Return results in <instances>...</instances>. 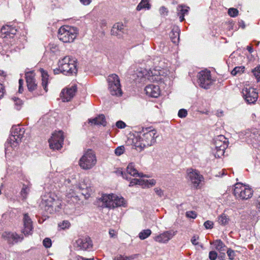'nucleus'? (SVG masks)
<instances>
[{"label":"nucleus","mask_w":260,"mask_h":260,"mask_svg":"<svg viewBox=\"0 0 260 260\" xmlns=\"http://www.w3.org/2000/svg\"><path fill=\"white\" fill-rule=\"evenodd\" d=\"M150 7V5L147 0H142L141 3L137 6V10L140 11L144 8L149 9Z\"/></svg>","instance_id":"473e14b6"},{"label":"nucleus","mask_w":260,"mask_h":260,"mask_svg":"<svg viewBox=\"0 0 260 260\" xmlns=\"http://www.w3.org/2000/svg\"><path fill=\"white\" fill-rule=\"evenodd\" d=\"M187 115V111L186 109H181L179 110L178 113V116L180 118H185Z\"/></svg>","instance_id":"a18cd8bd"},{"label":"nucleus","mask_w":260,"mask_h":260,"mask_svg":"<svg viewBox=\"0 0 260 260\" xmlns=\"http://www.w3.org/2000/svg\"><path fill=\"white\" fill-rule=\"evenodd\" d=\"M4 237H7L9 240L12 239L13 242L17 243L21 241L23 239V236H19L16 233H5L3 235Z\"/></svg>","instance_id":"a878e982"},{"label":"nucleus","mask_w":260,"mask_h":260,"mask_svg":"<svg viewBox=\"0 0 260 260\" xmlns=\"http://www.w3.org/2000/svg\"><path fill=\"white\" fill-rule=\"evenodd\" d=\"M151 234V231L149 229L144 230L139 234V237L141 240H144L148 238Z\"/></svg>","instance_id":"2f4dec72"},{"label":"nucleus","mask_w":260,"mask_h":260,"mask_svg":"<svg viewBox=\"0 0 260 260\" xmlns=\"http://www.w3.org/2000/svg\"><path fill=\"white\" fill-rule=\"evenodd\" d=\"M59 68L53 70L54 74L62 73L66 75H76L77 73V59L67 56L58 62Z\"/></svg>","instance_id":"f257e3e1"},{"label":"nucleus","mask_w":260,"mask_h":260,"mask_svg":"<svg viewBox=\"0 0 260 260\" xmlns=\"http://www.w3.org/2000/svg\"><path fill=\"white\" fill-rule=\"evenodd\" d=\"M228 256L229 257V259L233 260L235 259V257L236 255V252L234 250L231 249V248H229L226 251Z\"/></svg>","instance_id":"a19ab883"},{"label":"nucleus","mask_w":260,"mask_h":260,"mask_svg":"<svg viewBox=\"0 0 260 260\" xmlns=\"http://www.w3.org/2000/svg\"><path fill=\"white\" fill-rule=\"evenodd\" d=\"M23 80L22 79H20L19 80L18 92L20 93H21L22 92V91H23Z\"/></svg>","instance_id":"8fccbe9b"},{"label":"nucleus","mask_w":260,"mask_h":260,"mask_svg":"<svg viewBox=\"0 0 260 260\" xmlns=\"http://www.w3.org/2000/svg\"><path fill=\"white\" fill-rule=\"evenodd\" d=\"M117 173L120 174L124 179L126 180H130L131 177H128V175H130L133 176H138L140 177H143L144 176L143 173H139L138 171L135 169V165L133 163H130L126 168V173L122 171H118Z\"/></svg>","instance_id":"ddd939ff"},{"label":"nucleus","mask_w":260,"mask_h":260,"mask_svg":"<svg viewBox=\"0 0 260 260\" xmlns=\"http://www.w3.org/2000/svg\"><path fill=\"white\" fill-rule=\"evenodd\" d=\"M149 71L151 72L150 73L149 72L148 73L149 75H150L151 76H156L157 75L156 73H153L152 72L151 70H150Z\"/></svg>","instance_id":"774afa93"},{"label":"nucleus","mask_w":260,"mask_h":260,"mask_svg":"<svg viewBox=\"0 0 260 260\" xmlns=\"http://www.w3.org/2000/svg\"><path fill=\"white\" fill-rule=\"evenodd\" d=\"M146 181H147V182L149 183V184L151 186H153V185H155V183H156V181L154 179H151V180H146Z\"/></svg>","instance_id":"680f3d73"},{"label":"nucleus","mask_w":260,"mask_h":260,"mask_svg":"<svg viewBox=\"0 0 260 260\" xmlns=\"http://www.w3.org/2000/svg\"><path fill=\"white\" fill-rule=\"evenodd\" d=\"M215 248L220 252H224L226 250V246L224 243L220 240H216L213 242Z\"/></svg>","instance_id":"cd10ccee"},{"label":"nucleus","mask_w":260,"mask_h":260,"mask_svg":"<svg viewBox=\"0 0 260 260\" xmlns=\"http://www.w3.org/2000/svg\"><path fill=\"white\" fill-rule=\"evenodd\" d=\"M77 89V87L75 84L68 88L66 91L63 89L61 92V94H62V96H61L62 101L65 102L71 101L75 95Z\"/></svg>","instance_id":"2eb2a0df"},{"label":"nucleus","mask_w":260,"mask_h":260,"mask_svg":"<svg viewBox=\"0 0 260 260\" xmlns=\"http://www.w3.org/2000/svg\"><path fill=\"white\" fill-rule=\"evenodd\" d=\"M228 14L231 17H235L238 16L239 14V11L236 8H231L229 9Z\"/></svg>","instance_id":"4c0bfd02"},{"label":"nucleus","mask_w":260,"mask_h":260,"mask_svg":"<svg viewBox=\"0 0 260 260\" xmlns=\"http://www.w3.org/2000/svg\"><path fill=\"white\" fill-rule=\"evenodd\" d=\"M25 78L28 90L31 92L36 90L37 87V84L32 73L27 72L25 74Z\"/></svg>","instance_id":"a211bd4d"},{"label":"nucleus","mask_w":260,"mask_h":260,"mask_svg":"<svg viewBox=\"0 0 260 260\" xmlns=\"http://www.w3.org/2000/svg\"><path fill=\"white\" fill-rule=\"evenodd\" d=\"M175 235V232L172 231H168L156 236L154 240L159 243H166L169 241Z\"/></svg>","instance_id":"6ab92c4d"},{"label":"nucleus","mask_w":260,"mask_h":260,"mask_svg":"<svg viewBox=\"0 0 260 260\" xmlns=\"http://www.w3.org/2000/svg\"><path fill=\"white\" fill-rule=\"evenodd\" d=\"M159 11L160 14L164 15H167L168 12L167 8L164 6L161 7Z\"/></svg>","instance_id":"6e6d98bb"},{"label":"nucleus","mask_w":260,"mask_h":260,"mask_svg":"<svg viewBox=\"0 0 260 260\" xmlns=\"http://www.w3.org/2000/svg\"><path fill=\"white\" fill-rule=\"evenodd\" d=\"M114 231L113 230H110L109 231V235L111 238L114 237Z\"/></svg>","instance_id":"e2e57ef3"},{"label":"nucleus","mask_w":260,"mask_h":260,"mask_svg":"<svg viewBox=\"0 0 260 260\" xmlns=\"http://www.w3.org/2000/svg\"><path fill=\"white\" fill-rule=\"evenodd\" d=\"M189 9L188 7H185L182 6H178L177 7V14L179 17L180 21L181 22L184 20V15L188 12Z\"/></svg>","instance_id":"bb28decb"},{"label":"nucleus","mask_w":260,"mask_h":260,"mask_svg":"<svg viewBox=\"0 0 260 260\" xmlns=\"http://www.w3.org/2000/svg\"><path fill=\"white\" fill-rule=\"evenodd\" d=\"M125 148L123 146H118L115 149V154L117 156H120L124 152Z\"/></svg>","instance_id":"ea45409f"},{"label":"nucleus","mask_w":260,"mask_h":260,"mask_svg":"<svg viewBox=\"0 0 260 260\" xmlns=\"http://www.w3.org/2000/svg\"><path fill=\"white\" fill-rule=\"evenodd\" d=\"M186 216L188 218H195V212L194 211H187L186 212Z\"/></svg>","instance_id":"603ef678"},{"label":"nucleus","mask_w":260,"mask_h":260,"mask_svg":"<svg viewBox=\"0 0 260 260\" xmlns=\"http://www.w3.org/2000/svg\"><path fill=\"white\" fill-rule=\"evenodd\" d=\"M5 87L3 84L0 83V99H1L5 93Z\"/></svg>","instance_id":"3c124183"},{"label":"nucleus","mask_w":260,"mask_h":260,"mask_svg":"<svg viewBox=\"0 0 260 260\" xmlns=\"http://www.w3.org/2000/svg\"><path fill=\"white\" fill-rule=\"evenodd\" d=\"M63 140V132L61 131L54 132L51 138L49 140L50 148L53 150L60 149L62 147Z\"/></svg>","instance_id":"9b49d317"},{"label":"nucleus","mask_w":260,"mask_h":260,"mask_svg":"<svg viewBox=\"0 0 260 260\" xmlns=\"http://www.w3.org/2000/svg\"><path fill=\"white\" fill-rule=\"evenodd\" d=\"M205 185L204 176L196 170V189H202Z\"/></svg>","instance_id":"b1692460"},{"label":"nucleus","mask_w":260,"mask_h":260,"mask_svg":"<svg viewBox=\"0 0 260 260\" xmlns=\"http://www.w3.org/2000/svg\"><path fill=\"white\" fill-rule=\"evenodd\" d=\"M229 221L230 218L229 216L224 213L221 214L218 217V223L222 226H225L227 225Z\"/></svg>","instance_id":"c756f323"},{"label":"nucleus","mask_w":260,"mask_h":260,"mask_svg":"<svg viewBox=\"0 0 260 260\" xmlns=\"http://www.w3.org/2000/svg\"><path fill=\"white\" fill-rule=\"evenodd\" d=\"M129 259L128 257H123L121 255H118L116 257L114 258V260H128Z\"/></svg>","instance_id":"4d7b16f0"},{"label":"nucleus","mask_w":260,"mask_h":260,"mask_svg":"<svg viewBox=\"0 0 260 260\" xmlns=\"http://www.w3.org/2000/svg\"><path fill=\"white\" fill-rule=\"evenodd\" d=\"M53 203L50 201V202L46 205V207H47V208H46L45 210H49V212H51L53 211Z\"/></svg>","instance_id":"864d4df0"},{"label":"nucleus","mask_w":260,"mask_h":260,"mask_svg":"<svg viewBox=\"0 0 260 260\" xmlns=\"http://www.w3.org/2000/svg\"><path fill=\"white\" fill-rule=\"evenodd\" d=\"M48 47L52 52L55 53L58 50V46L54 44H49Z\"/></svg>","instance_id":"de8ad7c7"},{"label":"nucleus","mask_w":260,"mask_h":260,"mask_svg":"<svg viewBox=\"0 0 260 260\" xmlns=\"http://www.w3.org/2000/svg\"><path fill=\"white\" fill-rule=\"evenodd\" d=\"M96 162V156L91 150H88L80 159L79 164L84 170L92 168Z\"/></svg>","instance_id":"0eeeda50"},{"label":"nucleus","mask_w":260,"mask_h":260,"mask_svg":"<svg viewBox=\"0 0 260 260\" xmlns=\"http://www.w3.org/2000/svg\"><path fill=\"white\" fill-rule=\"evenodd\" d=\"M204 225L206 229H212L213 228L214 223L212 221L207 220L204 222Z\"/></svg>","instance_id":"c03bdc74"},{"label":"nucleus","mask_w":260,"mask_h":260,"mask_svg":"<svg viewBox=\"0 0 260 260\" xmlns=\"http://www.w3.org/2000/svg\"><path fill=\"white\" fill-rule=\"evenodd\" d=\"M150 129V127L143 128L142 131L140 132L139 142H137L136 146L139 147L140 150L145 147L152 145L156 142V131Z\"/></svg>","instance_id":"f03ea898"},{"label":"nucleus","mask_w":260,"mask_h":260,"mask_svg":"<svg viewBox=\"0 0 260 260\" xmlns=\"http://www.w3.org/2000/svg\"><path fill=\"white\" fill-rule=\"evenodd\" d=\"M43 244L46 248H50L52 245L51 240L49 238H45L43 241Z\"/></svg>","instance_id":"79ce46f5"},{"label":"nucleus","mask_w":260,"mask_h":260,"mask_svg":"<svg viewBox=\"0 0 260 260\" xmlns=\"http://www.w3.org/2000/svg\"><path fill=\"white\" fill-rule=\"evenodd\" d=\"M146 94L152 98H157L160 93L159 87L154 84H149L145 88Z\"/></svg>","instance_id":"dca6fc26"},{"label":"nucleus","mask_w":260,"mask_h":260,"mask_svg":"<svg viewBox=\"0 0 260 260\" xmlns=\"http://www.w3.org/2000/svg\"><path fill=\"white\" fill-rule=\"evenodd\" d=\"M198 77L199 85L206 89H209L215 81V79L212 78L211 72L207 69L200 71Z\"/></svg>","instance_id":"1a4fd4ad"},{"label":"nucleus","mask_w":260,"mask_h":260,"mask_svg":"<svg viewBox=\"0 0 260 260\" xmlns=\"http://www.w3.org/2000/svg\"><path fill=\"white\" fill-rule=\"evenodd\" d=\"M83 186H82V185L80 184L77 187L76 189L81 191V193L84 196L85 198H87L89 196V194L87 193L88 189L84 187L85 186L84 184H83Z\"/></svg>","instance_id":"f704fd0d"},{"label":"nucleus","mask_w":260,"mask_h":260,"mask_svg":"<svg viewBox=\"0 0 260 260\" xmlns=\"http://www.w3.org/2000/svg\"><path fill=\"white\" fill-rule=\"evenodd\" d=\"M116 126L119 128H123L126 126V124L121 120H119L116 123Z\"/></svg>","instance_id":"09e8293b"},{"label":"nucleus","mask_w":260,"mask_h":260,"mask_svg":"<svg viewBox=\"0 0 260 260\" xmlns=\"http://www.w3.org/2000/svg\"><path fill=\"white\" fill-rule=\"evenodd\" d=\"M24 129L19 126L13 127L11 131V135L6 143L5 146H10L12 148L16 147L21 142V139L24 134Z\"/></svg>","instance_id":"39448f33"},{"label":"nucleus","mask_w":260,"mask_h":260,"mask_svg":"<svg viewBox=\"0 0 260 260\" xmlns=\"http://www.w3.org/2000/svg\"><path fill=\"white\" fill-rule=\"evenodd\" d=\"M144 182V180L142 179H133L131 180L129 186H133L137 184L142 185Z\"/></svg>","instance_id":"e433bc0d"},{"label":"nucleus","mask_w":260,"mask_h":260,"mask_svg":"<svg viewBox=\"0 0 260 260\" xmlns=\"http://www.w3.org/2000/svg\"><path fill=\"white\" fill-rule=\"evenodd\" d=\"M76 259L77 260H85V257H83V256L78 255L76 256Z\"/></svg>","instance_id":"69168bd1"},{"label":"nucleus","mask_w":260,"mask_h":260,"mask_svg":"<svg viewBox=\"0 0 260 260\" xmlns=\"http://www.w3.org/2000/svg\"><path fill=\"white\" fill-rule=\"evenodd\" d=\"M107 81L110 93L112 95L121 96L122 92L118 76L115 74H111L108 77Z\"/></svg>","instance_id":"6e6552de"},{"label":"nucleus","mask_w":260,"mask_h":260,"mask_svg":"<svg viewBox=\"0 0 260 260\" xmlns=\"http://www.w3.org/2000/svg\"><path fill=\"white\" fill-rule=\"evenodd\" d=\"M88 121L89 123L94 124V125H102L103 126L106 125L105 117L103 114L100 115L98 117H95L94 118L89 119Z\"/></svg>","instance_id":"5701e85b"},{"label":"nucleus","mask_w":260,"mask_h":260,"mask_svg":"<svg viewBox=\"0 0 260 260\" xmlns=\"http://www.w3.org/2000/svg\"><path fill=\"white\" fill-rule=\"evenodd\" d=\"M1 32L2 34L6 35L5 37L9 36L11 38L13 37V36H11V35H14L16 34L17 29L15 27L6 25L2 27Z\"/></svg>","instance_id":"4be33fe9"},{"label":"nucleus","mask_w":260,"mask_h":260,"mask_svg":"<svg viewBox=\"0 0 260 260\" xmlns=\"http://www.w3.org/2000/svg\"><path fill=\"white\" fill-rule=\"evenodd\" d=\"M180 30L178 26H173L170 33V37L172 42L175 44H178L180 40Z\"/></svg>","instance_id":"412c9836"},{"label":"nucleus","mask_w":260,"mask_h":260,"mask_svg":"<svg viewBox=\"0 0 260 260\" xmlns=\"http://www.w3.org/2000/svg\"><path fill=\"white\" fill-rule=\"evenodd\" d=\"M255 205L256 208H258L260 211V196H259L256 199Z\"/></svg>","instance_id":"bf43d9fd"},{"label":"nucleus","mask_w":260,"mask_h":260,"mask_svg":"<svg viewBox=\"0 0 260 260\" xmlns=\"http://www.w3.org/2000/svg\"><path fill=\"white\" fill-rule=\"evenodd\" d=\"M252 72L257 82H259L260 81V64L252 70Z\"/></svg>","instance_id":"c9c22d12"},{"label":"nucleus","mask_w":260,"mask_h":260,"mask_svg":"<svg viewBox=\"0 0 260 260\" xmlns=\"http://www.w3.org/2000/svg\"><path fill=\"white\" fill-rule=\"evenodd\" d=\"M214 141L215 156L220 157L224 155L225 150L228 146V141L223 135L217 136Z\"/></svg>","instance_id":"9d476101"},{"label":"nucleus","mask_w":260,"mask_h":260,"mask_svg":"<svg viewBox=\"0 0 260 260\" xmlns=\"http://www.w3.org/2000/svg\"><path fill=\"white\" fill-rule=\"evenodd\" d=\"M103 203V207L114 208L120 206H125V201L122 197H118L114 194H103L100 199Z\"/></svg>","instance_id":"7ed1b4c3"},{"label":"nucleus","mask_w":260,"mask_h":260,"mask_svg":"<svg viewBox=\"0 0 260 260\" xmlns=\"http://www.w3.org/2000/svg\"><path fill=\"white\" fill-rule=\"evenodd\" d=\"M191 242L193 245H195V237L194 236L192 237V238L191 239Z\"/></svg>","instance_id":"338daca9"},{"label":"nucleus","mask_w":260,"mask_h":260,"mask_svg":"<svg viewBox=\"0 0 260 260\" xmlns=\"http://www.w3.org/2000/svg\"><path fill=\"white\" fill-rule=\"evenodd\" d=\"M247 50L249 51V53H252L253 52V48L252 46H247Z\"/></svg>","instance_id":"0e129e2a"},{"label":"nucleus","mask_w":260,"mask_h":260,"mask_svg":"<svg viewBox=\"0 0 260 260\" xmlns=\"http://www.w3.org/2000/svg\"><path fill=\"white\" fill-rule=\"evenodd\" d=\"M80 2L84 5H88L91 2V0H80Z\"/></svg>","instance_id":"052dcab7"},{"label":"nucleus","mask_w":260,"mask_h":260,"mask_svg":"<svg viewBox=\"0 0 260 260\" xmlns=\"http://www.w3.org/2000/svg\"><path fill=\"white\" fill-rule=\"evenodd\" d=\"M71 225L70 222L68 220H63L58 223V226L62 229H66L69 228Z\"/></svg>","instance_id":"58836bf2"},{"label":"nucleus","mask_w":260,"mask_h":260,"mask_svg":"<svg viewBox=\"0 0 260 260\" xmlns=\"http://www.w3.org/2000/svg\"><path fill=\"white\" fill-rule=\"evenodd\" d=\"M77 28L68 25L60 27L58 30V39L64 43L72 42L77 37Z\"/></svg>","instance_id":"423d86ee"},{"label":"nucleus","mask_w":260,"mask_h":260,"mask_svg":"<svg viewBox=\"0 0 260 260\" xmlns=\"http://www.w3.org/2000/svg\"><path fill=\"white\" fill-rule=\"evenodd\" d=\"M42 76V85L46 92L48 91L47 85L49 75L48 73L43 69L40 70Z\"/></svg>","instance_id":"393cba45"},{"label":"nucleus","mask_w":260,"mask_h":260,"mask_svg":"<svg viewBox=\"0 0 260 260\" xmlns=\"http://www.w3.org/2000/svg\"><path fill=\"white\" fill-rule=\"evenodd\" d=\"M245 67L244 66L236 67L231 72L232 75L236 76L238 74H241L244 72Z\"/></svg>","instance_id":"72a5a7b5"},{"label":"nucleus","mask_w":260,"mask_h":260,"mask_svg":"<svg viewBox=\"0 0 260 260\" xmlns=\"http://www.w3.org/2000/svg\"><path fill=\"white\" fill-rule=\"evenodd\" d=\"M233 194L237 199L247 200L252 197L253 190L249 185L238 182L234 185Z\"/></svg>","instance_id":"20e7f679"},{"label":"nucleus","mask_w":260,"mask_h":260,"mask_svg":"<svg viewBox=\"0 0 260 260\" xmlns=\"http://www.w3.org/2000/svg\"><path fill=\"white\" fill-rule=\"evenodd\" d=\"M30 185L29 184H23L22 188L20 192V194L23 200L26 199L27 198V196L30 192Z\"/></svg>","instance_id":"7c9ffc66"},{"label":"nucleus","mask_w":260,"mask_h":260,"mask_svg":"<svg viewBox=\"0 0 260 260\" xmlns=\"http://www.w3.org/2000/svg\"><path fill=\"white\" fill-rule=\"evenodd\" d=\"M23 220L24 224L23 233L25 235H29L30 232L32 231L33 227L31 219L27 213H25L24 214Z\"/></svg>","instance_id":"f3484780"},{"label":"nucleus","mask_w":260,"mask_h":260,"mask_svg":"<svg viewBox=\"0 0 260 260\" xmlns=\"http://www.w3.org/2000/svg\"><path fill=\"white\" fill-rule=\"evenodd\" d=\"M111 35L117 36L118 38H121L124 33L123 25L120 23L115 24L111 31Z\"/></svg>","instance_id":"aec40b11"},{"label":"nucleus","mask_w":260,"mask_h":260,"mask_svg":"<svg viewBox=\"0 0 260 260\" xmlns=\"http://www.w3.org/2000/svg\"><path fill=\"white\" fill-rule=\"evenodd\" d=\"M14 102H15V104L16 106V109L19 110H20L21 106L23 104V102L22 100H21L19 98H13Z\"/></svg>","instance_id":"37998d69"},{"label":"nucleus","mask_w":260,"mask_h":260,"mask_svg":"<svg viewBox=\"0 0 260 260\" xmlns=\"http://www.w3.org/2000/svg\"><path fill=\"white\" fill-rule=\"evenodd\" d=\"M217 257V253L215 251H211L209 253V258L210 260H215Z\"/></svg>","instance_id":"49530a36"},{"label":"nucleus","mask_w":260,"mask_h":260,"mask_svg":"<svg viewBox=\"0 0 260 260\" xmlns=\"http://www.w3.org/2000/svg\"><path fill=\"white\" fill-rule=\"evenodd\" d=\"M187 175L186 179L188 181L190 182L193 186H195V171L192 169H188L186 171Z\"/></svg>","instance_id":"c85d7f7f"},{"label":"nucleus","mask_w":260,"mask_h":260,"mask_svg":"<svg viewBox=\"0 0 260 260\" xmlns=\"http://www.w3.org/2000/svg\"><path fill=\"white\" fill-rule=\"evenodd\" d=\"M92 241L89 237L79 238L75 243V246L80 250H87L92 247Z\"/></svg>","instance_id":"4468645a"},{"label":"nucleus","mask_w":260,"mask_h":260,"mask_svg":"<svg viewBox=\"0 0 260 260\" xmlns=\"http://www.w3.org/2000/svg\"><path fill=\"white\" fill-rule=\"evenodd\" d=\"M244 99L248 104H254L258 97L256 89L253 88H245L242 90Z\"/></svg>","instance_id":"f8f14e48"},{"label":"nucleus","mask_w":260,"mask_h":260,"mask_svg":"<svg viewBox=\"0 0 260 260\" xmlns=\"http://www.w3.org/2000/svg\"><path fill=\"white\" fill-rule=\"evenodd\" d=\"M69 198H71V199L73 200V202L74 201V200L77 201L78 200V196L74 195V194H73V193L71 194V193H70L69 194Z\"/></svg>","instance_id":"13d9d810"},{"label":"nucleus","mask_w":260,"mask_h":260,"mask_svg":"<svg viewBox=\"0 0 260 260\" xmlns=\"http://www.w3.org/2000/svg\"><path fill=\"white\" fill-rule=\"evenodd\" d=\"M154 191L156 194L160 197H161L164 195L163 191L160 188H155Z\"/></svg>","instance_id":"5fc2aeb1"}]
</instances>
